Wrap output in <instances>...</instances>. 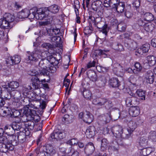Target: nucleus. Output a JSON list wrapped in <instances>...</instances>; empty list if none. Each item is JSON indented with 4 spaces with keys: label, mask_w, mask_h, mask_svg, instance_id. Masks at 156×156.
Instances as JSON below:
<instances>
[{
    "label": "nucleus",
    "mask_w": 156,
    "mask_h": 156,
    "mask_svg": "<svg viewBox=\"0 0 156 156\" xmlns=\"http://www.w3.org/2000/svg\"><path fill=\"white\" fill-rule=\"evenodd\" d=\"M10 92L11 97L15 99H19L21 96L20 92L16 90H12Z\"/></svg>",
    "instance_id": "nucleus-33"
},
{
    "label": "nucleus",
    "mask_w": 156,
    "mask_h": 156,
    "mask_svg": "<svg viewBox=\"0 0 156 156\" xmlns=\"http://www.w3.org/2000/svg\"><path fill=\"white\" fill-rule=\"evenodd\" d=\"M150 139L153 141L156 140V132L154 131H151L150 133L149 136Z\"/></svg>",
    "instance_id": "nucleus-59"
},
{
    "label": "nucleus",
    "mask_w": 156,
    "mask_h": 156,
    "mask_svg": "<svg viewBox=\"0 0 156 156\" xmlns=\"http://www.w3.org/2000/svg\"><path fill=\"white\" fill-rule=\"evenodd\" d=\"M146 60L148 65L152 66L156 63V57L153 55H148L146 57Z\"/></svg>",
    "instance_id": "nucleus-29"
},
{
    "label": "nucleus",
    "mask_w": 156,
    "mask_h": 156,
    "mask_svg": "<svg viewBox=\"0 0 156 156\" xmlns=\"http://www.w3.org/2000/svg\"><path fill=\"white\" fill-rule=\"evenodd\" d=\"M32 89V87L30 85H28L25 87L24 86L23 88V93L24 94H27L30 91V90H31Z\"/></svg>",
    "instance_id": "nucleus-55"
},
{
    "label": "nucleus",
    "mask_w": 156,
    "mask_h": 156,
    "mask_svg": "<svg viewBox=\"0 0 156 156\" xmlns=\"http://www.w3.org/2000/svg\"><path fill=\"white\" fill-rule=\"evenodd\" d=\"M2 87L5 89V90L2 92L1 96L3 97L5 100L9 99L11 98L10 91L7 88V85H3Z\"/></svg>",
    "instance_id": "nucleus-19"
},
{
    "label": "nucleus",
    "mask_w": 156,
    "mask_h": 156,
    "mask_svg": "<svg viewBox=\"0 0 156 156\" xmlns=\"http://www.w3.org/2000/svg\"><path fill=\"white\" fill-rule=\"evenodd\" d=\"M17 137L19 142L21 143H23L26 141V136L23 132L21 131L19 133H18Z\"/></svg>",
    "instance_id": "nucleus-45"
},
{
    "label": "nucleus",
    "mask_w": 156,
    "mask_h": 156,
    "mask_svg": "<svg viewBox=\"0 0 156 156\" xmlns=\"http://www.w3.org/2000/svg\"><path fill=\"white\" fill-rule=\"evenodd\" d=\"M46 56V51L42 52L40 50L37 49L33 52L28 53L27 59L29 60L36 62L39 59L44 58Z\"/></svg>",
    "instance_id": "nucleus-3"
},
{
    "label": "nucleus",
    "mask_w": 156,
    "mask_h": 156,
    "mask_svg": "<svg viewBox=\"0 0 156 156\" xmlns=\"http://www.w3.org/2000/svg\"><path fill=\"white\" fill-rule=\"evenodd\" d=\"M6 62L7 64H9L10 65H14V60L13 57H8L6 60Z\"/></svg>",
    "instance_id": "nucleus-61"
},
{
    "label": "nucleus",
    "mask_w": 156,
    "mask_h": 156,
    "mask_svg": "<svg viewBox=\"0 0 156 156\" xmlns=\"http://www.w3.org/2000/svg\"><path fill=\"white\" fill-rule=\"evenodd\" d=\"M95 134V128L94 126L89 127L86 130V134L89 138H92Z\"/></svg>",
    "instance_id": "nucleus-27"
},
{
    "label": "nucleus",
    "mask_w": 156,
    "mask_h": 156,
    "mask_svg": "<svg viewBox=\"0 0 156 156\" xmlns=\"http://www.w3.org/2000/svg\"><path fill=\"white\" fill-rule=\"evenodd\" d=\"M7 139V142L10 146V149L13 150L14 146H16L19 144V141L17 137L15 135L10 136L8 137H6Z\"/></svg>",
    "instance_id": "nucleus-11"
},
{
    "label": "nucleus",
    "mask_w": 156,
    "mask_h": 156,
    "mask_svg": "<svg viewBox=\"0 0 156 156\" xmlns=\"http://www.w3.org/2000/svg\"><path fill=\"white\" fill-rule=\"evenodd\" d=\"M81 93L83 94L84 97L88 100H91L92 97L91 92L89 90L83 88L81 89Z\"/></svg>",
    "instance_id": "nucleus-23"
},
{
    "label": "nucleus",
    "mask_w": 156,
    "mask_h": 156,
    "mask_svg": "<svg viewBox=\"0 0 156 156\" xmlns=\"http://www.w3.org/2000/svg\"><path fill=\"white\" fill-rule=\"evenodd\" d=\"M62 121L66 124L71 123L73 122L72 117L68 114H65L62 118Z\"/></svg>",
    "instance_id": "nucleus-37"
},
{
    "label": "nucleus",
    "mask_w": 156,
    "mask_h": 156,
    "mask_svg": "<svg viewBox=\"0 0 156 156\" xmlns=\"http://www.w3.org/2000/svg\"><path fill=\"white\" fill-rule=\"evenodd\" d=\"M11 125L15 131L20 130V132L24 129V128L22 127V123L21 122H14Z\"/></svg>",
    "instance_id": "nucleus-30"
},
{
    "label": "nucleus",
    "mask_w": 156,
    "mask_h": 156,
    "mask_svg": "<svg viewBox=\"0 0 156 156\" xmlns=\"http://www.w3.org/2000/svg\"><path fill=\"white\" fill-rule=\"evenodd\" d=\"M56 152L55 149L52 146L47 145L45 147L41 146L36 151L37 156H51Z\"/></svg>",
    "instance_id": "nucleus-1"
},
{
    "label": "nucleus",
    "mask_w": 156,
    "mask_h": 156,
    "mask_svg": "<svg viewBox=\"0 0 156 156\" xmlns=\"http://www.w3.org/2000/svg\"><path fill=\"white\" fill-rule=\"evenodd\" d=\"M30 11L29 10L27 9H24L22 10L21 12H19L17 14V16L20 19H23L27 18L28 17L29 13H30Z\"/></svg>",
    "instance_id": "nucleus-25"
},
{
    "label": "nucleus",
    "mask_w": 156,
    "mask_h": 156,
    "mask_svg": "<svg viewBox=\"0 0 156 156\" xmlns=\"http://www.w3.org/2000/svg\"><path fill=\"white\" fill-rule=\"evenodd\" d=\"M94 144L92 142H89L85 145L84 151L85 153L88 154H92L95 151Z\"/></svg>",
    "instance_id": "nucleus-16"
},
{
    "label": "nucleus",
    "mask_w": 156,
    "mask_h": 156,
    "mask_svg": "<svg viewBox=\"0 0 156 156\" xmlns=\"http://www.w3.org/2000/svg\"><path fill=\"white\" fill-rule=\"evenodd\" d=\"M125 6L124 2H120L118 3L117 5L114 9H115L118 13H121L124 11Z\"/></svg>",
    "instance_id": "nucleus-31"
},
{
    "label": "nucleus",
    "mask_w": 156,
    "mask_h": 156,
    "mask_svg": "<svg viewBox=\"0 0 156 156\" xmlns=\"http://www.w3.org/2000/svg\"><path fill=\"white\" fill-rule=\"evenodd\" d=\"M3 18L9 23L12 22L14 20V16L9 13H5Z\"/></svg>",
    "instance_id": "nucleus-44"
},
{
    "label": "nucleus",
    "mask_w": 156,
    "mask_h": 156,
    "mask_svg": "<svg viewBox=\"0 0 156 156\" xmlns=\"http://www.w3.org/2000/svg\"><path fill=\"white\" fill-rule=\"evenodd\" d=\"M124 45L130 50L135 49L137 46V43L135 41L129 38L125 39Z\"/></svg>",
    "instance_id": "nucleus-12"
},
{
    "label": "nucleus",
    "mask_w": 156,
    "mask_h": 156,
    "mask_svg": "<svg viewBox=\"0 0 156 156\" xmlns=\"http://www.w3.org/2000/svg\"><path fill=\"white\" fill-rule=\"evenodd\" d=\"M137 77L138 76L136 74L131 75L129 79V81L131 83H135L137 80Z\"/></svg>",
    "instance_id": "nucleus-57"
},
{
    "label": "nucleus",
    "mask_w": 156,
    "mask_h": 156,
    "mask_svg": "<svg viewBox=\"0 0 156 156\" xmlns=\"http://www.w3.org/2000/svg\"><path fill=\"white\" fill-rule=\"evenodd\" d=\"M98 142L101 143V150L104 151L107 148L109 144V142L107 139L104 138L101 136H99L97 138Z\"/></svg>",
    "instance_id": "nucleus-13"
},
{
    "label": "nucleus",
    "mask_w": 156,
    "mask_h": 156,
    "mask_svg": "<svg viewBox=\"0 0 156 156\" xmlns=\"http://www.w3.org/2000/svg\"><path fill=\"white\" fill-rule=\"evenodd\" d=\"M23 113L26 116L27 120H33L36 114V112L33 109L29 108L26 106L24 107Z\"/></svg>",
    "instance_id": "nucleus-8"
},
{
    "label": "nucleus",
    "mask_w": 156,
    "mask_h": 156,
    "mask_svg": "<svg viewBox=\"0 0 156 156\" xmlns=\"http://www.w3.org/2000/svg\"><path fill=\"white\" fill-rule=\"evenodd\" d=\"M71 2L75 9V10H76V11H78V9L80 8V4L79 1L78 0H73V1H72Z\"/></svg>",
    "instance_id": "nucleus-52"
},
{
    "label": "nucleus",
    "mask_w": 156,
    "mask_h": 156,
    "mask_svg": "<svg viewBox=\"0 0 156 156\" xmlns=\"http://www.w3.org/2000/svg\"><path fill=\"white\" fill-rule=\"evenodd\" d=\"M7 139L5 136L1 138V140L3 142L0 143V151L3 153H6L8 151H12L10 149V146L7 141Z\"/></svg>",
    "instance_id": "nucleus-10"
},
{
    "label": "nucleus",
    "mask_w": 156,
    "mask_h": 156,
    "mask_svg": "<svg viewBox=\"0 0 156 156\" xmlns=\"http://www.w3.org/2000/svg\"><path fill=\"white\" fill-rule=\"evenodd\" d=\"M96 69L99 72H106L108 70V69H107L106 67L98 66H96Z\"/></svg>",
    "instance_id": "nucleus-63"
},
{
    "label": "nucleus",
    "mask_w": 156,
    "mask_h": 156,
    "mask_svg": "<svg viewBox=\"0 0 156 156\" xmlns=\"http://www.w3.org/2000/svg\"><path fill=\"white\" fill-rule=\"evenodd\" d=\"M9 25L10 23L4 18L2 19L1 28H3L4 29H8Z\"/></svg>",
    "instance_id": "nucleus-50"
},
{
    "label": "nucleus",
    "mask_w": 156,
    "mask_h": 156,
    "mask_svg": "<svg viewBox=\"0 0 156 156\" xmlns=\"http://www.w3.org/2000/svg\"><path fill=\"white\" fill-rule=\"evenodd\" d=\"M117 28L119 31L124 32L126 29V26L123 23H120L118 25Z\"/></svg>",
    "instance_id": "nucleus-54"
},
{
    "label": "nucleus",
    "mask_w": 156,
    "mask_h": 156,
    "mask_svg": "<svg viewBox=\"0 0 156 156\" xmlns=\"http://www.w3.org/2000/svg\"><path fill=\"white\" fill-rule=\"evenodd\" d=\"M144 81L148 83L152 84L154 81V73L151 70L147 71L144 75Z\"/></svg>",
    "instance_id": "nucleus-14"
},
{
    "label": "nucleus",
    "mask_w": 156,
    "mask_h": 156,
    "mask_svg": "<svg viewBox=\"0 0 156 156\" xmlns=\"http://www.w3.org/2000/svg\"><path fill=\"white\" fill-rule=\"evenodd\" d=\"M96 63V61L95 60L92 61H90L88 62L87 64L86 67L87 69L90 68L92 67L95 66Z\"/></svg>",
    "instance_id": "nucleus-58"
},
{
    "label": "nucleus",
    "mask_w": 156,
    "mask_h": 156,
    "mask_svg": "<svg viewBox=\"0 0 156 156\" xmlns=\"http://www.w3.org/2000/svg\"><path fill=\"white\" fill-rule=\"evenodd\" d=\"M41 58V60L39 63V66L43 68L40 71V74L44 76H48L49 75L50 73L52 72V67L49 66L47 58Z\"/></svg>",
    "instance_id": "nucleus-2"
},
{
    "label": "nucleus",
    "mask_w": 156,
    "mask_h": 156,
    "mask_svg": "<svg viewBox=\"0 0 156 156\" xmlns=\"http://www.w3.org/2000/svg\"><path fill=\"white\" fill-rule=\"evenodd\" d=\"M140 110V108L138 106L132 107L129 109V113L132 116L136 117L139 114Z\"/></svg>",
    "instance_id": "nucleus-20"
},
{
    "label": "nucleus",
    "mask_w": 156,
    "mask_h": 156,
    "mask_svg": "<svg viewBox=\"0 0 156 156\" xmlns=\"http://www.w3.org/2000/svg\"><path fill=\"white\" fill-rule=\"evenodd\" d=\"M87 76L90 80L92 81H95L97 80V75L93 71H90L87 73Z\"/></svg>",
    "instance_id": "nucleus-48"
},
{
    "label": "nucleus",
    "mask_w": 156,
    "mask_h": 156,
    "mask_svg": "<svg viewBox=\"0 0 156 156\" xmlns=\"http://www.w3.org/2000/svg\"><path fill=\"white\" fill-rule=\"evenodd\" d=\"M7 86V88L10 91L17 88L19 86V83L16 81H12L8 83Z\"/></svg>",
    "instance_id": "nucleus-32"
},
{
    "label": "nucleus",
    "mask_w": 156,
    "mask_h": 156,
    "mask_svg": "<svg viewBox=\"0 0 156 156\" xmlns=\"http://www.w3.org/2000/svg\"><path fill=\"white\" fill-rule=\"evenodd\" d=\"M93 120V115L89 112L84 113L83 121L86 123L90 124Z\"/></svg>",
    "instance_id": "nucleus-21"
},
{
    "label": "nucleus",
    "mask_w": 156,
    "mask_h": 156,
    "mask_svg": "<svg viewBox=\"0 0 156 156\" xmlns=\"http://www.w3.org/2000/svg\"><path fill=\"white\" fill-rule=\"evenodd\" d=\"M111 119V115L108 113H106L98 116V122L99 125L103 126L109 122Z\"/></svg>",
    "instance_id": "nucleus-9"
},
{
    "label": "nucleus",
    "mask_w": 156,
    "mask_h": 156,
    "mask_svg": "<svg viewBox=\"0 0 156 156\" xmlns=\"http://www.w3.org/2000/svg\"><path fill=\"white\" fill-rule=\"evenodd\" d=\"M11 117L12 118H16L20 115V111L16 109H12L10 113Z\"/></svg>",
    "instance_id": "nucleus-49"
},
{
    "label": "nucleus",
    "mask_w": 156,
    "mask_h": 156,
    "mask_svg": "<svg viewBox=\"0 0 156 156\" xmlns=\"http://www.w3.org/2000/svg\"><path fill=\"white\" fill-rule=\"evenodd\" d=\"M109 84L113 87H118L119 85V80L117 78H111L109 80Z\"/></svg>",
    "instance_id": "nucleus-43"
},
{
    "label": "nucleus",
    "mask_w": 156,
    "mask_h": 156,
    "mask_svg": "<svg viewBox=\"0 0 156 156\" xmlns=\"http://www.w3.org/2000/svg\"><path fill=\"white\" fill-rule=\"evenodd\" d=\"M144 20L147 21H151L154 19V15L151 13L146 12L145 13L143 16Z\"/></svg>",
    "instance_id": "nucleus-42"
},
{
    "label": "nucleus",
    "mask_w": 156,
    "mask_h": 156,
    "mask_svg": "<svg viewBox=\"0 0 156 156\" xmlns=\"http://www.w3.org/2000/svg\"><path fill=\"white\" fill-rule=\"evenodd\" d=\"M134 66L136 68L135 71L137 72H140L142 69V67L140 64L138 62H136L134 64Z\"/></svg>",
    "instance_id": "nucleus-56"
},
{
    "label": "nucleus",
    "mask_w": 156,
    "mask_h": 156,
    "mask_svg": "<svg viewBox=\"0 0 156 156\" xmlns=\"http://www.w3.org/2000/svg\"><path fill=\"white\" fill-rule=\"evenodd\" d=\"M101 12V16L103 15L106 17H108L111 14L112 10L110 8H105L102 7Z\"/></svg>",
    "instance_id": "nucleus-40"
},
{
    "label": "nucleus",
    "mask_w": 156,
    "mask_h": 156,
    "mask_svg": "<svg viewBox=\"0 0 156 156\" xmlns=\"http://www.w3.org/2000/svg\"><path fill=\"white\" fill-rule=\"evenodd\" d=\"M97 27L99 29V31L101 32L103 34H104L105 37L107 35L109 28L107 24H105L101 28L99 27L98 26H97Z\"/></svg>",
    "instance_id": "nucleus-34"
},
{
    "label": "nucleus",
    "mask_w": 156,
    "mask_h": 156,
    "mask_svg": "<svg viewBox=\"0 0 156 156\" xmlns=\"http://www.w3.org/2000/svg\"><path fill=\"white\" fill-rule=\"evenodd\" d=\"M59 8L58 6L55 4L51 5L49 7L43 9V13L45 14L44 19L45 20H48L52 18V16L50 15V13L55 14L59 11Z\"/></svg>",
    "instance_id": "nucleus-7"
},
{
    "label": "nucleus",
    "mask_w": 156,
    "mask_h": 156,
    "mask_svg": "<svg viewBox=\"0 0 156 156\" xmlns=\"http://www.w3.org/2000/svg\"><path fill=\"white\" fill-rule=\"evenodd\" d=\"M139 143L141 146H145L147 143V140L145 137H142L140 138Z\"/></svg>",
    "instance_id": "nucleus-51"
},
{
    "label": "nucleus",
    "mask_w": 156,
    "mask_h": 156,
    "mask_svg": "<svg viewBox=\"0 0 156 156\" xmlns=\"http://www.w3.org/2000/svg\"><path fill=\"white\" fill-rule=\"evenodd\" d=\"M5 133L7 135L6 137L10 136H13L15 133V130L12 126H6L4 128Z\"/></svg>",
    "instance_id": "nucleus-24"
},
{
    "label": "nucleus",
    "mask_w": 156,
    "mask_h": 156,
    "mask_svg": "<svg viewBox=\"0 0 156 156\" xmlns=\"http://www.w3.org/2000/svg\"><path fill=\"white\" fill-rule=\"evenodd\" d=\"M106 83L105 78L104 76H102L97 80L96 84L99 87H104Z\"/></svg>",
    "instance_id": "nucleus-36"
},
{
    "label": "nucleus",
    "mask_w": 156,
    "mask_h": 156,
    "mask_svg": "<svg viewBox=\"0 0 156 156\" xmlns=\"http://www.w3.org/2000/svg\"><path fill=\"white\" fill-rule=\"evenodd\" d=\"M8 35L5 34L4 31L2 28H0V40L7 39L8 38Z\"/></svg>",
    "instance_id": "nucleus-53"
},
{
    "label": "nucleus",
    "mask_w": 156,
    "mask_h": 156,
    "mask_svg": "<svg viewBox=\"0 0 156 156\" xmlns=\"http://www.w3.org/2000/svg\"><path fill=\"white\" fill-rule=\"evenodd\" d=\"M32 82V86L35 89H38L40 87L39 83L40 79L37 77H32L31 79Z\"/></svg>",
    "instance_id": "nucleus-38"
},
{
    "label": "nucleus",
    "mask_w": 156,
    "mask_h": 156,
    "mask_svg": "<svg viewBox=\"0 0 156 156\" xmlns=\"http://www.w3.org/2000/svg\"><path fill=\"white\" fill-rule=\"evenodd\" d=\"M136 94L137 95L140 99L142 100H145V92L142 89L137 90L136 92Z\"/></svg>",
    "instance_id": "nucleus-47"
},
{
    "label": "nucleus",
    "mask_w": 156,
    "mask_h": 156,
    "mask_svg": "<svg viewBox=\"0 0 156 156\" xmlns=\"http://www.w3.org/2000/svg\"><path fill=\"white\" fill-rule=\"evenodd\" d=\"M43 47L47 49H52L53 48V46L49 43H44L42 44Z\"/></svg>",
    "instance_id": "nucleus-64"
},
{
    "label": "nucleus",
    "mask_w": 156,
    "mask_h": 156,
    "mask_svg": "<svg viewBox=\"0 0 156 156\" xmlns=\"http://www.w3.org/2000/svg\"><path fill=\"white\" fill-rule=\"evenodd\" d=\"M46 56V51L42 52L40 50L37 49L33 52L28 53L27 59L29 60L36 62L39 59L44 58Z\"/></svg>",
    "instance_id": "nucleus-4"
},
{
    "label": "nucleus",
    "mask_w": 156,
    "mask_h": 156,
    "mask_svg": "<svg viewBox=\"0 0 156 156\" xmlns=\"http://www.w3.org/2000/svg\"><path fill=\"white\" fill-rule=\"evenodd\" d=\"M113 70L116 75L119 76L122 75L124 72L123 68L119 64L117 67H114Z\"/></svg>",
    "instance_id": "nucleus-26"
},
{
    "label": "nucleus",
    "mask_w": 156,
    "mask_h": 156,
    "mask_svg": "<svg viewBox=\"0 0 156 156\" xmlns=\"http://www.w3.org/2000/svg\"><path fill=\"white\" fill-rule=\"evenodd\" d=\"M51 137L52 139H55L57 140H59L58 138V131H54L51 134Z\"/></svg>",
    "instance_id": "nucleus-62"
},
{
    "label": "nucleus",
    "mask_w": 156,
    "mask_h": 156,
    "mask_svg": "<svg viewBox=\"0 0 156 156\" xmlns=\"http://www.w3.org/2000/svg\"><path fill=\"white\" fill-rule=\"evenodd\" d=\"M102 4L101 2H94L91 5L92 9L94 11H95L99 16H101V11L102 8L103 6L101 4Z\"/></svg>",
    "instance_id": "nucleus-15"
},
{
    "label": "nucleus",
    "mask_w": 156,
    "mask_h": 156,
    "mask_svg": "<svg viewBox=\"0 0 156 156\" xmlns=\"http://www.w3.org/2000/svg\"><path fill=\"white\" fill-rule=\"evenodd\" d=\"M133 131H131V130L128 128L122 129L121 133V137L123 138L127 139L129 138Z\"/></svg>",
    "instance_id": "nucleus-22"
},
{
    "label": "nucleus",
    "mask_w": 156,
    "mask_h": 156,
    "mask_svg": "<svg viewBox=\"0 0 156 156\" xmlns=\"http://www.w3.org/2000/svg\"><path fill=\"white\" fill-rule=\"evenodd\" d=\"M28 121L25 123V126L26 129H29L30 130H33L34 128V123L33 120H27Z\"/></svg>",
    "instance_id": "nucleus-39"
},
{
    "label": "nucleus",
    "mask_w": 156,
    "mask_h": 156,
    "mask_svg": "<svg viewBox=\"0 0 156 156\" xmlns=\"http://www.w3.org/2000/svg\"><path fill=\"white\" fill-rule=\"evenodd\" d=\"M122 127L119 126H116L113 127L112 129V131L114 136L116 137H121V133L122 131Z\"/></svg>",
    "instance_id": "nucleus-18"
},
{
    "label": "nucleus",
    "mask_w": 156,
    "mask_h": 156,
    "mask_svg": "<svg viewBox=\"0 0 156 156\" xmlns=\"http://www.w3.org/2000/svg\"><path fill=\"white\" fill-rule=\"evenodd\" d=\"M144 29L147 32H151L154 29V25L151 22L144 23Z\"/></svg>",
    "instance_id": "nucleus-28"
},
{
    "label": "nucleus",
    "mask_w": 156,
    "mask_h": 156,
    "mask_svg": "<svg viewBox=\"0 0 156 156\" xmlns=\"http://www.w3.org/2000/svg\"><path fill=\"white\" fill-rule=\"evenodd\" d=\"M150 47L149 44L146 43L137 50V52L140 55H145L146 54L148 53Z\"/></svg>",
    "instance_id": "nucleus-17"
},
{
    "label": "nucleus",
    "mask_w": 156,
    "mask_h": 156,
    "mask_svg": "<svg viewBox=\"0 0 156 156\" xmlns=\"http://www.w3.org/2000/svg\"><path fill=\"white\" fill-rule=\"evenodd\" d=\"M14 60V65L18 64L21 61V58L20 56L18 55H15L13 57Z\"/></svg>",
    "instance_id": "nucleus-60"
},
{
    "label": "nucleus",
    "mask_w": 156,
    "mask_h": 156,
    "mask_svg": "<svg viewBox=\"0 0 156 156\" xmlns=\"http://www.w3.org/2000/svg\"><path fill=\"white\" fill-rule=\"evenodd\" d=\"M34 11L33 10L34 9H30V12L29 13V15L28 17L30 19H32L35 18L37 20H42L44 19V14L43 13V9L42 8H39L37 9L36 8H34Z\"/></svg>",
    "instance_id": "nucleus-6"
},
{
    "label": "nucleus",
    "mask_w": 156,
    "mask_h": 156,
    "mask_svg": "<svg viewBox=\"0 0 156 156\" xmlns=\"http://www.w3.org/2000/svg\"><path fill=\"white\" fill-rule=\"evenodd\" d=\"M128 128L131 130V131H133L137 127V124L136 123V121L134 119H132L128 123Z\"/></svg>",
    "instance_id": "nucleus-35"
},
{
    "label": "nucleus",
    "mask_w": 156,
    "mask_h": 156,
    "mask_svg": "<svg viewBox=\"0 0 156 156\" xmlns=\"http://www.w3.org/2000/svg\"><path fill=\"white\" fill-rule=\"evenodd\" d=\"M133 97H127L125 101L128 107H130L133 104H135L136 101L134 100Z\"/></svg>",
    "instance_id": "nucleus-46"
},
{
    "label": "nucleus",
    "mask_w": 156,
    "mask_h": 156,
    "mask_svg": "<svg viewBox=\"0 0 156 156\" xmlns=\"http://www.w3.org/2000/svg\"><path fill=\"white\" fill-rule=\"evenodd\" d=\"M46 52L47 56L44 58H47L48 64L50 63L53 65L56 59L55 58L53 57L52 55L49 52Z\"/></svg>",
    "instance_id": "nucleus-41"
},
{
    "label": "nucleus",
    "mask_w": 156,
    "mask_h": 156,
    "mask_svg": "<svg viewBox=\"0 0 156 156\" xmlns=\"http://www.w3.org/2000/svg\"><path fill=\"white\" fill-rule=\"evenodd\" d=\"M92 103L97 107H102L104 106L107 109H109L112 107L111 102L107 99L99 98H93Z\"/></svg>",
    "instance_id": "nucleus-5"
}]
</instances>
